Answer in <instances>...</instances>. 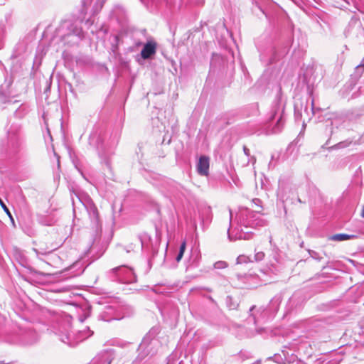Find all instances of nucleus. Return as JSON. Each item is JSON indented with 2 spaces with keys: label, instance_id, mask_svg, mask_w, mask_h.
Instances as JSON below:
<instances>
[{
  "label": "nucleus",
  "instance_id": "nucleus-1",
  "mask_svg": "<svg viewBox=\"0 0 364 364\" xmlns=\"http://www.w3.org/2000/svg\"><path fill=\"white\" fill-rule=\"evenodd\" d=\"M237 223L240 228H245L261 227L266 225V221L259 213L254 212L247 208L240 209L237 216Z\"/></svg>",
  "mask_w": 364,
  "mask_h": 364
},
{
  "label": "nucleus",
  "instance_id": "nucleus-2",
  "mask_svg": "<svg viewBox=\"0 0 364 364\" xmlns=\"http://www.w3.org/2000/svg\"><path fill=\"white\" fill-rule=\"evenodd\" d=\"M92 333H93V332L91 331L89 328H87V332H85V331L80 332L77 338H75L73 334H71L69 332H67L65 333H61L60 334V339L64 343H66L67 345H68L70 346H74L79 342L91 336L92 335Z\"/></svg>",
  "mask_w": 364,
  "mask_h": 364
},
{
  "label": "nucleus",
  "instance_id": "nucleus-3",
  "mask_svg": "<svg viewBox=\"0 0 364 364\" xmlns=\"http://www.w3.org/2000/svg\"><path fill=\"white\" fill-rule=\"evenodd\" d=\"M117 273L118 279L123 283H133L136 282V277L132 269L127 266H120L112 269Z\"/></svg>",
  "mask_w": 364,
  "mask_h": 364
},
{
  "label": "nucleus",
  "instance_id": "nucleus-4",
  "mask_svg": "<svg viewBox=\"0 0 364 364\" xmlns=\"http://www.w3.org/2000/svg\"><path fill=\"white\" fill-rule=\"evenodd\" d=\"M155 334H156V329L152 328L144 338L142 342L139 345V350L140 351L139 356H141V359H143L150 353V350H149V346L155 345L158 343L156 340L153 338Z\"/></svg>",
  "mask_w": 364,
  "mask_h": 364
},
{
  "label": "nucleus",
  "instance_id": "nucleus-5",
  "mask_svg": "<svg viewBox=\"0 0 364 364\" xmlns=\"http://www.w3.org/2000/svg\"><path fill=\"white\" fill-rule=\"evenodd\" d=\"M228 235L230 241H235L237 240H250L252 236V233L251 232H244L242 229H235L231 230L230 227L228 228Z\"/></svg>",
  "mask_w": 364,
  "mask_h": 364
},
{
  "label": "nucleus",
  "instance_id": "nucleus-6",
  "mask_svg": "<svg viewBox=\"0 0 364 364\" xmlns=\"http://www.w3.org/2000/svg\"><path fill=\"white\" fill-rule=\"evenodd\" d=\"M156 43L154 41H148L141 51V56L143 59H148L156 53Z\"/></svg>",
  "mask_w": 364,
  "mask_h": 364
},
{
  "label": "nucleus",
  "instance_id": "nucleus-7",
  "mask_svg": "<svg viewBox=\"0 0 364 364\" xmlns=\"http://www.w3.org/2000/svg\"><path fill=\"white\" fill-rule=\"evenodd\" d=\"M209 158L205 156H202L199 158L197 164V171L201 176H207L209 171Z\"/></svg>",
  "mask_w": 364,
  "mask_h": 364
},
{
  "label": "nucleus",
  "instance_id": "nucleus-8",
  "mask_svg": "<svg viewBox=\"0 0 364 364\" xmlns=\"http://www.w3.org/2000/svg\"><path fill=\"white\" fill-rule=\"evenodd\" d=\"M237 277L240 280H245V282H247V287L248 288H254L259 285V282L257 277L255 275L248 274V275H237Z\"/></svg>",
  "mask_w": 364,
  "mask_h": 364
},
{
  "label": "nucleus",
  "instance_id": "nucleus-9",
  "mask_svg": "<svg viewBox=\"0 0 364 364\" xmlns=\"http://www.w3.org/2000/svg\"><path fill=\"white\" fill-rule=\"evenodd\" d=\"M356 236L354 235H348L344 233L336 234L331 237V240L334 241H344L350 239H353Z\"/></svg>",
  "mask_w": 364,
  "mask_h": 364
},
{
  "label": "nucleus",
  "instance_id": "nucleus-10",
  "mask_svg": "<svg viewBox=\"0 0 364 364\" xmlns=\"http://www.w3.org/2000/svg\"><path fill=\"white\" fill-rule=\"evenodd\" d=\"M210 207H204L201 210H200V216L203 222L205 220L209 221L210 220Z\"/></svg>",
  "mask_w": 364,
  "mask_h": 364
},
{
  "label": "nucleus",
  "instance_id": "nucleus-11",
  "mask_svg": "<svg viewBox=\"0 0 364 364\" xmlns=\"http://www.w3.org/2000/svg\"><path fill=\"white\" fill-rule=\"evenodd\" d=\"M284 120L283 119L282 115H280L277 121L275 126L273 127L272 132L276 134L280 132L284 127Z\"/></svg>",
  "mask_w": 364,
  "mask_h": 364
},
{
  "label": "nucleus",
  "instance_id": "nucleus-12",
  "mask_svg": "<svg viewBox=\"0 0 364 364\" xmlns=\"http://www.w3.org/2000/svg\"><path fill=\"white\" fill-rule=\"evenodd\" d=\"M105 1V0H96L92 10L93 15L97 14L100 11V10L102 8Z\"/></svg>",
  "mask_w": 364,
  "mask_h": 364
},
{
  "label": "nucleus",
  "instance_id": "nucleus-13",
  "mask_svg": "<svg viewBox=\"0 0 364 364\" xmlns=\"http://www.w3.org/2000/svg\"><path fill=\"white\" fill-rule=\"evenodd\" d=\"M92 0H82V15L83 16L81 21H83L85 14L87 12L88 7L90 6Z\"/></svg>",
  "mask_w": 364,
  "mask_h": 364
},
{
  "label": "nucleus",
  "instance_id": "nucleus-14",
  "mask_svg": "<svg viewBox=\"0 0 364 364\" xmlns=\"http://www.w3.org/2000/svg\"><path fill=\"white\" fill-rule=\"evenodd\" d=\"M281 303L280 297L276 296L270 301V306L277 311Z\"/></svg>",
  "mask_w": 364,
  "mask_h": 364
},
{
  "label": "nucleus",
  "instance_id": "nucleus-15",
  "mask_svg": "<svg viewBox=\"0 0 364 364\" xmlns=\"http://www.w3.org/2000/svg\"><path fill=\"white\" fill-rule=\"evenodd\" d=\"M186 242L184 241L181 243V245L180 246L179 252L176 257L177 262H179L181 259V258L183 257V253L186 250Z\"/></svg>",
  "mask_w": 364,
  "mask_h": 364
},
{
  "label": "nucleus",
  "instance_id": "nucleus-16",
  "mask_svg": "<svg viewBox=\"0 0 364 364\" xmlns=\"http://www.w3.org/2000/svg\"><path fill=\"white\" fill-rule=\"evenodd\" d=\"M72 33H73V34L79 37L80 38H83V31H82V28H77V27L73 28L72 29Z\"/></svg>",
  "mask_w": 364,
  "mask_h": 364
},
{
  "label": "nucleus",
  "instance_id": "nucleus-17",
  "mask_svg": "<svg viewBox=\"0 0 364 364\" xmlns=\"http://www.w3.org/2000/svg\"><path fill=\"white\" fill-rule=\"evenodd\" d=\"M250 261V258L245 255H240L237 258V264L246 263Z\"/></svg>",
  "mask_w": 364,
  "mask_h": 364
},
{
  "label": "nucleus",
  "instance_id": "nucleus-18",
  "mask_svg": "<svg viewBox=\"0 0 364 364\" xmlns=\"http://www.w3.org/2000/svg\"><path fill=\"white\" fill-rule=\"evenodd\" d=\"M228 264L224 261H218L214 264V268L215 269H224L227 267Z\"/></svg>",
  "mask_w": 364,
  "mask_h": 364
},
{
  "label": "nucleus",
  "instance_id": "nucleus-19",
  "mask_svg": "<svg viewBox=\"0 0 364 364\" xmlns=\"http://www.w3.org/2000/svg\"><path fill=\"white\" fill-rule=\"evenodd\" d=\"M0 205L2 207V208L4 209V210L5 211V213L13 220V218H12V216H11V213H10L9 208H7V206L5 205V203L2 201V200L1 198H0Z\"/></svg>",
  "mask_w": 364,
  "mask_h": 364
},
{
  "label": "nucleus",
  "instance_id": "nucleus-20",
  "mask_svg": "<svg viewBox=\"0 0 364 364\" xmlns=\"http://www.w3.org/2000/svg\"><path fill=\"white\" fill-rule=\"evenodd\" d=\"M264 257V253L262 251L257 252L255 255V261H262Z\"/></svg>",
  "mask_w": 364,
  "mask_h": 364
},
{
  "label": "nucleus",
  "instance_id": "nucleus-21",
  "mask_svg": "<svg viewBox=\"0 0 364 364\" xmlns=\"http://www.w3.org/2000/svg\"><path fill=\"white\" fill-rule=\"evenodd\" d=\"M243 150H244V153L245 154V155H247V156L250 155L249 149H247L246 146H244Z\"/></svg>",
  "mask_w": 364,
  "mask_h": 364
},
{
  "label": "nucleus",
  "instance_id": "nucleus-22",
  "mask_svg": "<svg viewBox=\"0 0 364 364\" xmlns=\"http://www.w3.org/2000/svg\"><path fill=\"white\" fill-rule=\"evenodd\" d=\"M356 69L358 70H360L361 69L364 70V63L363 64H360L358 65L357 67H356Z\"/></svg>",
  "mask_w": 364,
  "mask_h": 364
},
{
  "label": "nucleus",
  "instance_id": "nucleus-23",
  "mask_svg": "<svg viewBox=\"0 0 364 364\" xmlns=\"http://www.w3.org/2000/svg\"><path fill=\"white\" fill-rule=\"evenodd\" d=\"M311 111H312L313 114L315 113L314 100H311Z\"/></svg>",
  "mask_w": 364,
  "mask_h": 364
},
{
  "label": "nucleus",
  "instance_id": "nucleus-24",
  "mask_svg": "<svg viewBox=\"0 0 364 364\" xmlns=\"http://www.w3.org/2000/svg\"><path fill=\"white\" fill-rule=\"evenodd\" d=\"M85 23L87 24L89 26H90L92 23H93V21H92L90 18L86 20L85 21Z\"/></svg>",
  "mask_w": 364,
  "mask_h": 364
},
{
  "label": "nucleus",
  "instance_id": "nucleus-25",
  "mask_svg": "<svg viewBox=\"0 0 364 364\" xmlns=\"http://www.w3.org/2000/svg\"><path fill=\"white\" fill-rule=\"evenodd\" d=\"M229 211H230V224H231L232 213V210L230 209Z\"/></svg>",
  "mask_w": 364,
  "mask_h": 364
},
{
  "label": "nucleus",
  "instance_id": "nucleus-26",
  "mask_svg": "<svg viewBox=\"0 0 364 364\" xmlns=\"http://www.w3.org/2000/svg\"><path fill=\"white\" fill-rule=\"evenodd\" d=\"M361 216L363 218H364V206L363 207V210H362V213H361Z\"/></svg>",
  "mask_w": 364,
  "mask_h": 364
},
{
  "label": "nucleus",
  "instance_id": "nucleus-27",
  "mask_svg": "<svg viewBox=\"0 0 364 364\" xmlns=\"http://www.w3.org/2000/svg\"><path fill=\"white\" fill-rule=\"evenodd\" d=\"M255 308V306H252L251 309H250V311H252V309Z\"/></svg>",
  "mask_w": 364,
  "mask_h": 364
},
{
  "label": "nucleus",
  "instance_id": "nucleus-28",
  "mask_svg": "<svg viewBox=\"0 0 364 364\" xmlns=\"http://www.w3.org/2000/svg\"><path fill=\"white\" fill-rule=\"evenodd\" d=\"M140 1H141V3H144V0H140Z\"/></svg>",
  "mask_w": 364,
  "mask_h": 364
}]
</instances>
